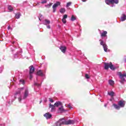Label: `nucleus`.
I'll use <instances>...</instances> for the list:
<instances>
[{"label":"nucleus","mask_w":126,"mask_h":126,"mask_svg":"<svg viewBox=\"0 0 126 126\" xmlns=\"http://www.w3.org/2000/svg\"><path fill=\"white\" fill-rule=\"evenodd\" d=\"M37 75H39V76H43V75H44L43 72L41 70H39L37 72Z\"/></svg>","instance_id":"obj_17"},{"label":"nucleus","mask_w":126,"mask_h":126,"mask_svg":"<svg viewBox=\"0 0 126 126\" xmlns=\"http://www.w3.org/2000/svg\"><path fill=\"white\" fill-rule=\"evenodd\" d=\"M47 28H48V29H50L51 28V26L50 25L47 26Z\"/></svg>","instance_id":"obj_40"},{"label":"nucleus","mask_w":126,"mask_h":126,"mask_svg":"<svg viewBox=\"0 0 126 126\" xmlns=\"http://www.w3.org/2000/svg\"><path fill=\"white\" fill-rule=\"evenodd\" d=\"M74 124V121L68 120L67 121L64 120V125H73Z\"/></svg>","instance_id":"obj_7"},{"label":"nucleus","mask_w":126,"mask_h":126,"mask_svg":"<svg viewBox=\"0 0 126 126\" xmlns=\"http://www.w3.org/2000/svg\"><path fill=\"white\" fill-rule=\"evenodd\" d=\"M45 21L46 25H48L51 23V22L49 20L45 19Z\"/></svg>","instance_id":"obj_28"},{"label":"nucleus","mask_w":126,"mask_h":126,"mask_svg":"<svg viewBox=\"0 0 126 126\" xmlns=\"http://www.w3.org/2000/svg\"><path fill=\"white\" fill-rule=\"evenodd\" d=\"M67 107L68 108H69V109H72V106H71V105L70 104H68Z\"/></svg>","instance_id":"obj_35"},{"label":"nucleus","mask_w":126,"mask_h":126,"mask_svg":"<svg viewBox=\"0 0 126 126\" xmlns=\"http://www.w3.org/2000/svg\"><path fill=\"white\" fill-rule=\"evenodd\" d=\"M61 123H60L59 120L56 123V126H61Z\"/></svg>","instance_id":"obj_29"},{"label":"nucleus","mask_w":126,"mask_h":126,"mask_svg":"<svg viewBox=\"0 0 126 126\" xmlns=\"http://www.w3.org/2000/svg\"><path fill=\"white\" fill-rule=\"evenodd\" d=\"M99 41L100 42V44L103 47L104 52H108V46H107L106 43L101 39L99 40Z\"/></svg>","instance_id":"obj_4"},{"label":"nucleus","mask_w":126,"mask_h":126,"mask_svg":"<svg viewBox=\"0 0 126 126\" xmlns=\"http://www.w3.org/2000/svg\"><path fill=\"white\" fill-rule=\"evenodd\" d=\"M62 22L64 24H65L66 23V20H65V19L63 18Z\"/></svg>","instance_id":"obj_33"},{"label":"nucleus","mask_w":126,"mask_h":126,"mask_svg":"<svg viewBox=\"0 0 126 126\" xmlns=\"http://www.w3.org/2000/svg\"><path fill=\"white\" fill-rule=\"evenodd\" d=\"M8 9L10 11H13V7H12V6H11V5L8 6Z\"/></svg>","instance_id":"obj_24"},{"label":"nucleus","mask_w":126,"mask_h":126,"mask_svg":"<svg viewBox=\"0 0 126 126\" xmlns=\"http://www.w3.org/2000/svg\"><path fill=\"white\" fill-rule=\"evenodd\" d=\"M113 106L116 109V110H120V109H121L120 105H117L115 103L113 104Z\"/></svg>","instance_id":"obj_18"},{"label":"nucleus","mask_w":126,"mask_h":126,"mask_svg":"<svg viewBox=\"0 0 126 126\" xmlns=\"http://www.w3.org/2000/svg\"><path fill=\"white\" fill-rule=\"evenodd\" d=\"M44 117H45L47 119H51V118H52V114H50L49 112H47L44 115Z\"/></svg>","instance_id":"obj_8"},{"label":"nucleus","mask_w":126,"mask_h":126,"mask_svg":"<svg viewBox=\"0 0 126 126\" xmlns=\"http://www.w3.org/2000/svg\"><path fill=\"white\" fill-rule=\"evenodd\" d=\"M60 12L61 13H64L65 12V9L62 8L60 9Z\"/></svg>","instance_id":"obj_26"},{"label":"nucleus","mask_w":126,"mask_h":126,"mask_svg":"<svg viewBox=\"0 0 126 126\" xmlns=\"http://www.w3.org/2000/svg\"><path fill=\"white\" fill-rule=\"evenodd\" d=\"M63 18L64 19H66V18H67V15H66V14L64 15Z\"/></svg>","instance_id":"obj_37"},{"label":"nucleus","mask_w":126,"mask_h":126,"mask_svg":"<svg viewBox=\"0 0 126 126\" xmlns=\"http://www.w3.org/2000/svg\"><path fill=\"white\" fill-rule=\"evenodd\" d=\"M59 111L60 113H63V112H66V110L63 109V106H61V107L59 108Z\"/></svg>","instance_id":"obj_14"},{"label":"nucleus","mask_w":126,"mask_h":126,"mask_svg":"<svg viewBox=\"0 0 126 126\" xmlns=\"http://www.w3.org/2000/svg\"><path fill=\"white\" fill-rule=\"evenodd\" d=\"M85 76L87 78V79H89V78H90V76H89V75H88V74H86Z\"/></svg>","instance_id":"obj_31"},{"label":"nucleus","mask_w":126,"mask_h":126,"mask_svg":"<svg viewBox=\"0 0 126 126\" xmlns=\"http://www.w3.org/2000/svg\"><path fill=\"white\" fill-rule=\"evenodd\" d=\"M105 107H107V106H106V105H105Z\"/></svg>","instance_id":"obj_44"},{"label":"nucleus","mask_w":126,"mask_h":126,"mask_svg":"<svg viewBox=\"0 0 126 126\" xmlns=\"http://www.w3.org/2000/svg\"><path fill=\"white\" fill-rule=\"evenodd\" d=\"M109 83L110 85H111L112 86H113V85H114V84H115V82L113 80H110L109 81Z\"/></svg>","instance_id":"obj_22"},{"label":"nucleus","mask_w":126,"mask_h":126,"mask_svg":"<svg viewBox=\"0 0 126 126\" xmlns=\"http://www.w3.org/2000/svg\"><path fill=\"white\" fill-rule=\"evenodd\" d=\"M119 106L121 108H124L126 105V101L124 100H121L118 102Z\"/></svg>","instance_id":"obj_6"},{"label":"nucleus","mask_w":126,"mask_h":126,"mask_svg":"<svg viewBox=\"0 0 126 126\" xmlns=\"http://www.w3.org/2000/svg\"><path fill=\"white\" fill-rule=\"evenodd\" d=\"M105 2L106 4L109 5V4H114L119 3V0H105Z\"/></svg>","instance_id":"obj_3"},{"label":"nucleus","mask_w":126,"mask_h":126,"mask_svg":"<svg viewBox=\"0 0 126 126\" xmlns=\"http://www.w3.org/2000/svg\"><path fill=\"white\" fill-rule=\"evenodd\" d=\"M20 16H21V14H20V13H17V14H16L15 17L17 19H19V18H20Z\"/></svg>","instance_id":"obj_19"},{"label":"nucleus","mask_w":126,"mask_h":126,"mask_svg":"<svg viewBox=\"0 0 126 126\" xmlns=\"http://www.w3.org/2000/svg\"><path fill=\"white\" fill-rule=\"evenodd\" d=\"M58 5H61V2L57 1L55 3L52 8H53V12H56V10H57V7H58Z\"/></svg>","instance_id":"obj_5"},{"label":"nucleus","mask_w":126,"mask_h":126,"mask_svg":"<svg viewBox=\"0 0 126 126\" xmlns=\"http://www.w3.org/2000/svg\"><path fill=\"white\" fill-rule=\"evenodd\" d=\"M108 33V32H107V31H103L102 32V33H101V37H106L107 36V34Z\"/></svg>","instance_id":"obj_15"},{"label":"nucleus","mask_w":126,"mask_h":126,"mask_svg":"<svg viewBox=\"0 0 126 126\" xmlns=\"http://www.w3.org/2000/svg\"><path fill=\"white\" fill-rule=\"evenodd\" d=\"M59 121L61 126H62V125H64V118L60 119Z\"/></svg>","instance_id":"obj_16"},{"label":"nucleus","mask_w":126,"mask_h":126,"mask_svg":"<svg viewBox=\"0 0 126 126\" xmlns=\"http://www.w3.org/2000/svg\"><path fill=\"white\" fill-rule=\"evenodd\" d=\"M40 5V3H37V5Z\"/></svg>","instance_id":"obj_43"},{"label":"nucleus","mask_w":126,"mask_h":126,"mask_svg":"<svg viewBox=\"0 0 126 126\" xmlns=\"http://www.w3.org/2000/svg\"><path fill=\"white\" fill-rule=\"evenodd\" d=\"M108 95H109V96H111V97H114L115 93L114 92H108Z\"/></svg>","instance_id":"obj_20"},{"label":"nucleus","mask_w":126,"mask_h":126,"mask_svg":"<svg viewBox=\"0 0 126 126\" xmlns=\"http://www.w3.org/2000/svg\"><path fill=\"white\" fill-rule=\"evenodd\" d=\"M71 21H74V20H76V17H75L74 15H72L71 17Z\"/></svg>","instance_id":"obj_27"},{"label":"nucleus","mask_w":126,"mask_h":126,"mask_svg":"<svg viewBox=\"0 0 126 126\" xmlns=\"http://www.w3.org/2000/svg\"><path fill=\"white\" fill-rule=\"evenodd\" d=\"M49 108L51 109V112H54L55 110H56V106L54 105H52V104H49Z\"/></svg>","instance_id":"obj_11"},{"label":"nucleus","mask_w":126,"mask_h":126,"mask_svg":"<svg viewBox=\"0 0 126 126\" xmlns=\"http://www.w3.org/2000/svg\"><path fill=\"white\" fill-rule=\"evenodd\" d=\"M71 5V2H68L67 3L66 6L67 7H68V6Z\"/></svg>","instance_id":"obj_32"},{"label":"nucleus","mask_w":126,"mask_h":126,"mask_svg":"<svg viewBox=\"0 0 126 126\" xmlns=\"http://www.w3.org/2000/svg\"><path fill=\"white\" fill-rule=\"evenodd\" d=\"M34 85H35V86H38V87L41 86V85H40V84H38V83H34Z\"/></svg>","instance_id":"obj_36"},{"label":"nucleus","mask_w":126,"mask_h":126,"mask_svg":"<svg viewBox=\"0 0 126 126\" xmlns=\"http://www.w3.org/2000/svg\"><path fill=\"white\" fill-rule=\"evenodd\" d=\"M29 68L30 74H32V73H33L34 71H35V68H34V67L32 65L29 67Z\"/></svg>","instance_id":"obj_10"},{"label":"nucleus","mask_w":126,"mask_h":126,"mask_svg":"<svg viewBox=\"0 0 126 126\" xmlns=\"http://www.w3.org/2000/svg\"><path fill=\"white\" fill-rule=\"evenodd\" d=\"M109 67L112 70H115V69H116V67L114 66V65H113L111 62L109 63H104V69L107 70V69H109Z\"/></svg>","instance_id":"obj_1"},{"label":"nucleus","mask_w":126,"mask_h":126,"mask_svg":"<svg viewBox=\"0 0 126 126\" xmlns=\"http://www.w3.org/2000/svg\"><path fill=\"white\" fill-rule=\"evenodd\" d=\"M54 106L55 107H59V106H63V103L61 101H57L55 104Z\"/></svg>","instance_id":"obj_12"},{"label":"nucleus","mask_w":126,"mask_h":126,"mask_svg":"<svg viewBox=\"0 0 126 126\" xmlns=\"http://www.w3.org/2000/svg\"><path fill=\"white\" fill-rule=\"evenodd\" d=\"M33 78V75H32V74H30V79L31 80Z\"/></svg>","instance_id":"obj_38"},{"label":"nucleus","mask_w":126,"mask_h":126,"mask_svg":"<svg viewBox=\"0 0 126 126\" xmlns=\"http://www.w3.org/2000/svg\"><path fill=\"white\" fill-rule=\"evenodd\" d=\"M118 75L120 76V78H121V80L120 81L121 83L124 84V82L126 81V79L125 77H126V73L124 74H122V72H119Z\"/></svg>","instance_id":"obj_2"},{"label":"nucleus","mask_w":126,"mask_h":126,"mask_svg":"<svg viewBox=\"0 0 126 126\" xmlns=\"http://www.w3.org/2000/svg\"><path fill=\"white\" fill-rule=\"evenodd\" d=\"M47 0H42L41 2V3H42V4H44L45 3H47Z\"/></svg>","instance_id":"obj_34"},{"label":"nucleus","mask_w":126,"mask_h":126,"mask_svg":"<svg viewBox=\"0 0 126 126\" xmlns=\"http://www.w3.org/2000/svg\"><path fill=\"white\" fill-rule=\"evenodd\" d=\"M82 1L83 2H85V1H87V0H82Z\"/></svg>","instance_id":"obj_41"},{"label":"nucleus","mask_w":126,"mask_h":126,"mask_svg":"<svg viewBox=\"0 0 126 126\" xmlns=\"http://www.w3.org/2000/svg\"><path fill=\"white\" fill-rule=\"evenodd\" d=\"M8 30H9V29H10V26L8 27Z\"/></svg>","instance_id":"obj_42"},{"label":"nucleus","mask_w":126,"mask_h":126,"mask_svg":"<svg viewBox=\"0 0 126 126\" xmlns=\"http://www.w3.org/2000/svg\"><path fill=\"white\" fill-rule=\"evenodd\" d=\"M20 82L22 84H24L25 83V81L23 79H20Z\"/></svg>","instance_id":"obj_30"},{"label":"nucleus","mask_w":126,"mask_h":126,"mask_svg":"<svg viewBox=\"0 0 126 126\" xmlns=\"http://www.w3.org/2000/svg\"><path fill=\"white\" fill-rule=\"evenodd\" d=\"M49 100L51 103H54V100H53L51 98H49Z\"/></svg>","instance_id":"obj_39"},{"label":"nucleus","mask_w":126,"mask_h":126,"mask_svg":"<svg viewBox=\"0 0 126 126\" xmlns=\"http://www.w3.org/2000/svg\"><path fill=\"white\" fill-rule=\"evenodd\" d=\"M29 94V92H28V90H25V94L24 95V99H26L28 96V94Z\"/></svg>","instance_id":"obj_13"},{"label":"nucleus","mask_w":126,"mask_h":126,"mask_svg":"<svg viewBox=\"0 0 126 126\" xmlns=\"http://www.w3.org/2000/svg\"><path fill=\"white\" fill-rule=\"evenodd\" d=\"M60 49L61 51L62 52V53H65L66 51V47L64 46H60Z\"/></svg>","instance_id":"obj_9"},{"label":"nucleus","mask_w":126,"mask_h":126,"mask_svg":"<svg viewBox=\"0 0 126 126\" xmlns=\"http://www.w3.org/2000/svg\"><path fill=\"white\" fill-rule=\"evenodd\" d=\"M53 4V3H50L48 4L45 5V7H47V8H49L52 6V5Z\"/></svg>","instance_id":"obj_25"},{"label":"nucleus","mask_w":126,"mask_h":126,"mask_svg":"<svg viewBox=\"0 0 126 126\" xmlns=\"http://www.w3.org/2000/svg\"><path fill=\"white\" fill-rule=\"evenodd\" d=\"M126 20V15L124 14L122 17H121V21H125Z\"/></svg>","instance_id":"obj_21"},{"label":"nucleus","mask_w":126,"mask_h":126,"mask_svg":"<svg viewBox=\"0 0 126 126\" xmlns=\"http://www.w3.org/2000/svg\"><path fill=\"white\" fill-rule=\"evenodd\" d=\"M23 89H24V88H21L20 89H18V91L16 93V95H17V94H20V93H21V90H23Z\"/></svg>","instance_id":"obj_23"}]
</instances>
